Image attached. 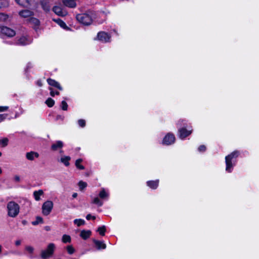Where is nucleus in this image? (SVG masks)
<instances>
[{"instance_id":"22","label":"nucleus","mask_w":259,"mask_h":259,"mask_svg":"<svg viewBox=\"0 0 259 259\" xmlns=\"http://www.w3.org/2000/svg\"><path fill=\"white\" fill-rule=\"evenodd\" d=\"M91 235V231L90 230H82L80 232V236L83 239H87Z\"/></svg>"},{"instance_id":"51","label":"nucleus","mask_w":259,"mask_h":259,"mask_svg":"<svg viewBox=\"0 0 259 259\" xmlns=\"http://www.w3.org/2000/svg\"><path fill=\"white\" fill-rule=\"evenodd\" d=\"M77 196V194L76 193H74L73 194H72V197L73 198H76Z\"/></svg>"},{"instance_id":"49","label":"nucleus","mask_w":259,"mask_h":259,"mask_svg":"<svg viewBox=\"0 0 259 259\" xmlns=\"http://www.w3.org/2000/svg\"><path fill=\"white\" fill-rule=\"evenodd\" d=\"M20 244H21L20 240H18L16 241V242H15L16 245L18 246V245H20Z\"/></svg>"},{"instance_id":"45","label":"nucleus","mask_w":259,"mask_h":259,"mask_svg":"<svg viewBox=\"0 0 259 259\" xmlns=\"http://www.w3.org/2000/svg\"><path fill=\"white\" fill-rule=\"evenodd\" d=\"M95 216H92L91 214H89L87 215L86 217V219L88 220H90V219H92L93 220H95Z\"/></svg>"},{"instance_id":"44","label":"nucleus","mask_w":259,"mask_h":259,"mask_svg":"<svg viewBox=\"0 0 259 259\" xmlns=\"http://www.w3.org/2000/svg\"><path fill=\"white\" fill-rule=\"evenodd\" d=\"M9 109V107L7 106H0V112L7 111Z\"/></svg>"},{"instance_id":"41","label":"nucleus","mask_w":259,"mask_h":259,"mask_svg":"<svg viewBox=\"0 0 259 259\" xmlns=\"http://www.w3.org/2000/svg\"><path fill=\"white\" fill-rule=\"evenodd\" d=\"M7 114H0V122L4 121L7 117Z\"/></svg>"},{"instance_id":"54","label":"nucleus","mask_w":259,"mask_h":259,"mask_svg":"<svg viewBox=\"0 0 259 259\" xmlns=\"http://www.w3.org/2000/svg\"><path fill=\"white\" fill-rule=\"evenodd\" d=\"M46 230H49V228H48V227H46Z\"/></svg>"},{"instance_id":"5","label":"nucleus","mask_w":259,"mask_h":259,"mask_svg":"<svg viewBox=\"0 0 259 259\" xmlns=\"http://www.w3.org/2000/svg\"><path fill=\"white\" fill-rule=\"evenodd\" d=\"M55 245L54 243H50L47 248L43 250L41 252V257L44 259H46L52 255L54 251Z\"/></svg>"},{"instance_id":"47","label":"nucleus","mask_w":259,"mask_h":259,"mask_svg":"<svg viewBox=\"0 0 259 259\" xmlns=\"http://www.w3.org/2000/svg\"><path fill=\"white\" fill-rule=\"evenodd\" d=\"M32 21L36 25H38L39 23L38 20L37 19H33Z\"/></svg>"},{"instance_id":"56","label":"nucleus","mask_w":259,"mask_h":259,"mask_svg":"<svg viewBox=\"0 0 259 259\" xmlns=\"http://www.w3.org/2000/svg\"><path fill=\"white\" fill-rule=\"evenodd\" d=\"M23 223L25 224V222H24V221H23Z\"/></svg>"},{"instance_id":"16","label":"nucleus","mask_w":259,"mask_h":259,"mask_svg":"<svg viewBox=\"0 0 259 259\" xmlns=\"http://www.w3.org/2000/svg\"><path fill=\"white\" fill-rule=\"evenodd\" d=\"M93 242L95 243L97 248L98 250L100 249H105L106 247V245L104 243L103 241H99L97 240H93Z\"/></svg>"},{"instance_id":"57","label":"nucleus","mask_w":259,"mask_h":259,"mask_svg":"<svg viewBox=\"0 0 259 259\" xmlns=\"http://www.w3.org/2000/svg\"><path fill=\"white\" fill-rule=\"evenodd\" d=\"M23 223L25 224V222H24V221H23Z\"/></svg>"},{"instance_id":"11","label":"nucleus","mask_w":259,"mask_h":259,"mask_svg":"<svg viewBox=\"0 0 259 259\" xmlns=\"http://www.w3.org/2000/svg\"><path fill=\"white\" fill-rule=\"evenodd\" d=\"M40 4L43 10L48 12L50 10L52 1V0H41Z\"/></svg>"},{"instance_id":"17","label":"nucleus","mask_w":259,"mask_h":259,"mask_svg":"<svg viewBox=\"0 0 259 259\" xmlns=\"http://www.w3.org/2000/svg\"><path fill=\"white\" fill-rule=\"evenodd\" d=\"M19 15L23 18H28L33 15V12L28 10H24L19 13Z\"/></svg>"},{"instance_id":"36","label":"nucleus","mask_w":259,"mask_h":259,"mask_svg":"<svg viewBox=\"0 0 259 259\" xmlns=\"http://www.w3.org/2000/svg\"><path fill=\"white\" fill-rule=\"evenodd\" d=\"M78 186L79 187V189L82 190L87 186V183L81 181L79 182Z\"/></svg>"},{"instance_id":"46","label":"nucleus","mask_w":259,"mask_h":259,"mask_svg":"<svg viewBox=\"0 0 259 259\" xmlns=\"http://www.w3.org/2000/svg\"><path fill=\"white\" fill-rule=\"evenodd\" d=\"M32 67V64L31 63H28L27 64L26 67L25 68V70L27 71L28 69L31 68Z\"/></svg>"},{"instance_id":"40","label":"nucleus","mask_w":259,"mask_h":259,"mask_svg":"<svg viewBox=\"0 0 259 259\" xmlns=\"http://www.w3.org/2000/svg\"><path fill=\"white\" fill-rule=\"evenodd\" d=\"M78 124L80 127H83L85 125V121L83 119H79L78 120Z\"/></svg>"},{"instance_id":"12","label":"nucleus","mask_w":259,"mask_h":259,"mask_svg":"<svg viewBox=\"0 0 259 259\" xmlns=\"http://www.w3.org/2000/svg\"><path fill=\"white\" fill-rule=\"evenodd\" d=\"M53 11L56 14L60 16H65L67 14V12L60 6H54Z\"/></svg>"},{"instance_id":"39","label":"nucleus","mask_w":259,"mask_h":259,"mask_svg":"<svg viewBox=\"0 0 259 259\" xmlns=\"http://www.w3.org/2000/svg\"><path fill=\"white\" fill-rule=\"evenodd\" d=\"M15 2L20 6H25V3L24 1H26V3H27V0H15Z\"/></svg>"},{"instance_id":"21","label":"nucleus","mask_w":259,"mask_h":259,"mask_svg":"<svg viewBox=\"0 0 259 259\" xmlns=\"http://www.w3.org/2000/svg\"><path fill=\"white\" fill-rule=\"evenodd\" d=\"M71 158L69 156H64L60 158V162L63 163L65 166H68L70 164L69 161Z\"/></svg>"},{"instance_id":"38","label":"nucleus","mask_w":259,"mask_h":259,"mask_svg":"<svg viewBox=\"0 0 259 259\" xmlns=\"http://www.w3.org/2000/svg\"><path fill=\"white\" fill-rule=\"evenodd\" d=\"M67 250L69 254H72L74 252V249L71 245L68 246L67 247Z\"/></svg>"},{"instance_id":"32","label":"nucleus","mask_w":259,"mask_h":259,"mask_svg":"<svg viewBox=\"0 0 259 259\" xmlns=\"http://www.w3.org/2000/svg\"><path fill=\"white\" fill-rule=\"evenodd\" d=\"M97 231L99 233V234L102 236L105 235V232L106 231V227L105 226H102L98 228Z\"/></svg>"},{"instance_id":"30","label":"nucleus","mask_w":259,"mask_h":259,"mask_svg":"<svg viewBox=\"0 0 259 259\" xmlns=\"http://www.w3.org/2000/svg\"><path fill=\"white\" fill-rule=\"evenodd\" d=\"M74 223L79 227L85 224V221L82 219H75L74 220Z\"/></svg>"},{"instance_id":"15","label":"nucleus","mask_w":259,"mask_h":259,"mask_svg":"<svg viewBox=\"0 0 259 259\" xmlns=\"http://www.w3.org/2000/svg\"><path fill=\"white\" fill-rule=\"evenodd\" d=\"M39 156V154L38 153L31 151L29 152H27L26 154V157L29 160H33L35 158H38Z\"/></svg>"},{"instance_id":"6","label":"nucleus","mask_w":259,"mask_h":259,"mask_svg":"<svg viewBox=\"0 0 259 259\" xmlns=\"http://www.w3.org/2000/svg\"><path fill=\"white\" fill-rule=\"evenodd\" d=\"M53 203L52 201L48 200L42 205V213L45 215H49L53 208Z\"/></svg>"},{"instance_id":"23","label":"nucleus","mask_w":259,"mask_h":259,"mask_svg":"<svg viewBox=\"0 0 259 259\" xmlns=\"http://www.w3.org/2000/svg\"><path fill=\"white\" fill-rule=\"evenodd\" d=\"M44 194V192L42 190H39L38 191H35L33 192V196L34 199L36 201H39L40 199V196Z\"/></svg>"},{"instance_id":"27","label":"nucleus","mask_w":259,"mask_h":259,"mask_svg":"<svg viewBox=\"0 0 259 259\" xmlns=\"http://www.w3.org/2000/svg\"><path fill=\"white\" fill-rule=\"evenodd\" d=\"M62 28L67 29L68 27L66 26L65 23L60 19H58L55 20Z\"/></svg>"},{"instance_id":"31","label":"nucleus","mask_w":259,"mask_h":259,"mask_svg":"<svg viewBox=\"0 0 259 259\" xmlns=\"http://www.w3.org/2000/svg\"><path fill=\"white\" fill-rule=\"evenodd\" d=\"M46 103L48 107H52L54 106L55 104V101L52 98H49L46 100Z\"/></svg>"},{"instance_id":"35","label":"nucleus","mask_w":259,"mask_h":259,"mask_svg":"<svg viewBox=\"0 0 259 259\" xmlns=\"http://www.w3.org/2000/svg\"><path fill=\"white\" fill-rule=\"evenodd\" d=\"M9 3L7 0H0V9L7 7Z\"/></svg>"},{"instance_id":"24","label":"nucleus","mask_w":259,"mask_h":259,"mask_svg":"<svg viewBox=\"0 0 259 259\" xmlns=\"http://www.w3.org/2000/svg\"><path fill=\"white\" fill-rule=\"evenodd\" d=\"M92 203L98 205L99 206H101L103 204V202L98 197H95L92 200Z\"/></svg>"},{"instance_id":"8","label":"nucleus","mask_w":259,"mask_h":259,"mask_svg":"<svg viewBox=\"0 0 259 259\" xmlns=\"http://www.w3.org/2000/svg\"><path fill=\"white\" fill-rule=\"evenodd\" d=\"M32 41L31 38L26 36H21L17 39L15 44L20 46H25L30 44Z\"/></svg>"},{"instance_id":"3","label":"nucleus","mask_w":259,"mask_h":259,"mask_svg":"<svg viewBox=\"0 0 259 259\" xmlns=\"http://www.w3.org/2000/svg\"><path fill=\"white\" fill-rule=\"evenodd\" d=\"M8 215L12 218L16 217L19 212V205L14 201H11L7 205Z\"/></svg>"},{"instance_id":"1","label":"nucleus","mask_w":259,"mask_h":259,"mask_svg":"<svg viewBox=\"0 0 259 259\" xmlns=\"http://www.w3.org/2000/svg\"><path fill=\"white\" fill-rule=\"evenodd\" d=\"M239 154L238 151H235L231 153L230 154L226 156L225 162L226 164V170L228 172H231L232 170L233 166L235 163L233 161V159L237 158Z\"/></svg>"},{"instance_id":"20","label":"nucleus","mask_w":259,"mask_h":259,"mask_svg":"<svg viewBox=\"0 0 259 259\" xmlns=\"http://www.w3.org/2000/svg\"><path fill=\"white\" fill-rule=\"evenodd\" d=\"M99 196L101 199L107 200L108 199L109 194L106 191L105 189L102 188L99 194Z\"/></svg>"},{"instance_id":"7","label":"nucleus","mask_w":259,"mask_h":259,"mask_svg":"<svg viewBox=\"0 0 259 259\" xmlns=\"http://www.w3.org/2000/svg\"><path fill=\"white\" fill-rule=\"evenodd\" d=\"M175 142V137L174 134L168 133L163 138L162 144L166 145L172 144Z\"/></svg>"},{"instance_id":"10","label":"nucleus","mask_w":259,"mask_h":259,"mask_svg":"<svg viewBox=\"0 0 259 259\" xmlns=\"http://www.w3.org/2000/svg\"><path fill=\"white\" fill-rule=\"evenodd\" d=\"M64 144L63 142L61 141H57L52 145L51 149L53 151L59 150L60 152L62 153L63 152L62 148Z\"/></svg>"},{"instance_id":"4","label":"nucleus","mask_w":259,"mask_h":259,"mask_svg":"<svg viewBox=\"0 0 259 259\" xmlns=\"http://www.w3.org/2000/svg\"><path fill=\"white\" fill-rule=\"evenodd\" d=\"M16 31L14 29L7 26L0 27V36L2 38L4 36L12 37L16 35Z\"/></svg>"},{"instance_id":"26","label":"nucleus","mask_w":259,"mask_h":259,"mask_svg":"<svg viewBox=\"0 0 259 259\" xmlns=\"http://www.w3.org/2000/svg\"><path fill=\"white\" fill-rule=\"evenodd\" d=\"M82 160L81 159H78L75 161V166L76 167L79 169H84V167L80 163L82 162Z\"/></svg>"},{"instance_id":"9","label":"nucleus","mask_w":259,"mask_h":259,"mask_svg":"<svg viewBox=\"0 0 259 259\" xmlns=\"http://www.w3.org/2000/svg\"><path fill=\"white\" fill-rule=\"evenodd\" d=\"M97 37L101 41L107 42L110 41L111 36L107 33L102 31L98 33Z\"/></svg>"},{"instance_id":"18","label":"nucleus","mask_w":259,"mask_h":259,"mask_svg":"<svg viewBox=\"0 0 259 259\" xmlns=\"http://www.w3.org/2000/svg\"><path fill=\"white\" fill-rule=\"evenodd\" d=\"M47 82L49 85L55 87L61 91L62 90V88L60 86L59 82H58L56 80L51 78H49L47 79Z\"/></svg>"},{"instance_id":"48","label":"nucleus","mask_w":259,"mask_h":259,"mask_svg":"<svg viewBox=\"0 0 259 259\" xmlns=\"http://www.w3.org/2000/svg\"><path fill=\"white\" fill-rule=\"evenodd\" d=\"M14 180L16 182H19L20 180V178L19 176L16 175L14 177Z\"/></svg>"},{"instance_id":"19","label":"nucleus","mask_w":259,"mask_h":259,"mask_svg":"<svg viewBox=\"0 0 259 259\" xmlns=\"http://www.w3.org/2000/svg\"><path fill=\"white\" fill-rule=\"evenodd\" d=\"M159 180L156 181H149L147 182V185L150 188L155 189L157 188L158 186Z\"/></svg>"},{"instance_id":"53","label":"nucleus","mask_w":259,"mask_h":259,"mask_svg":"<svg viewBox=\"0 0 259 259\" xmlns=\"http://www.w3.org/2000/svg\"><path fill=\"white\" fill-rule=\"evenodd\" d=\"M2 153L0 152V157L2 156Z\"/></svg>"},{"instance_id":"13","label":"nucleus","mask_w":259,"mask_h":259,"mask_svg":"<svg viewBox=\"0 0 259 259\" xmlns=\"http://www.w3.org/2000/svg\"><path fill=\"white\" fill-rule=\"evenodd\" d=\"M179 137L181 139H184L189 135H190L192 131H188L185 128L182 127L179 130Z\"/></svg>"},{"instance_id":"29","label":"nucleus","mask_w":259,"mask_h":259,"mask_svg":"<svg viewBox=\"0 0 259 259\" xmlns=\"http://www.w3.org/2000/svg\"><path fill=\"white\" fill-rule=\"evenodd\" d=\"M8 144V139L7 138H4L0 140V147H5L7 146Z\"/></svg>"},{"instance_id":"43","label":"nucleus","mask_w":259,"mask_h":259,"mask_svg":"<svg viewBox=\"0 0 259 259\" xmlns=\"http://www.w3.org/2000/svg\"><path fill=\"white\" fill-rule=\"evenodd\" d=\"M206 150V147L204 145H201L198 147V151L199 152H204Z\"/></svg>"},{"instance_id":"2","label":"nucleus","mask_w":259,"mask_h":259,"mask_svg":"<svg viewBox=\"0 0 259 259\" xmlns=\"http://www.w3.org/2000/svg\"><path fill=\"white\" fill-rule=\"evenodd\" d=\"M93 13L88 11L85 13L79 14L76 15V19L80 23L85 25H90L93 20Z\"/></svg>"},{"instance_id":"42","label":"nucleus","mask_w":259,"mask_h":259,"mask_svg":"<svg viewBox=\"0 0 259 259\" xmlns=\"http://www.w3.org/2000/svg\"><path fill=\"white\" fill-rule=\"evenodd\" d=\"M49 90L51 91L50 95H51L52 96L54 97L55 95H59V92H54V91H53L52 88H50L49 89Z\"/></svg>"},{"instance_id":"14","label":"nucleus","mask_w":259,"mask_h":259,"mask_svg":"<svg viewBox=\"0 0 259 259\" xmlns=\"http://www.w3.org/2000/svg\"><path fill=\"white\" fill-rule=\"evenodd\" d=\"M76 0H62L63 4L68 7L74 8L76 6Z\"/></svg>"},{"instance_id":"25","label":"nucleus","mask_w":259,"mask_h":259,"mask_svg":"<svg viewBox=\"0 0 259 259\" xmlns=\"http://www.w3.org/2000/svg\"><path fill=\"white\" fill-rule=\"evenodd\" d=\"M9 15L4 13H0V21L6 22L9 20Z\"/></svg>"},{"instance_id":"55","label":"nucleus","mask_w":259,"mask_h":259,"mask_svg":"<svg viewBox=\"0 0 259 259\" xmlns=\"http://www.w3.org/2000/svg\"><path fill=\"white\" fill-rule=\"evenodd\" d=\"M17 116H18V114H16L15 117H17Z\"/></svg>"},{"instance_id":"33","label":"nucleus","mask_w":259,"mask_h":259,"mask_svg":"<svg viewBox=\"0 0 259 259\" xmlns=\"http://www.w3.org/2000/svg\"><path fill=\"white\" fill-rule=\"evenodd\" d=\"M25 250L30 254V256L32 257V255L34 251L33 247L30 246H27L25 247Z\"/></svg>"},{"instance_id":"52","label":"nucleus","mask_w":259,"mask_h":259,"mask_svg":"<svg viewBox=\"0 0 259 259\" xmlns=\"http://www.w3.org/2000/svg\"><path fill=\"white\" fill-rule=\"evenodd\" d=\"M2 248H3V247L1 245H0V254H1L2 253Z\"/></svg>"},{"instance_id":"28","label":"nucleus","mask_w":259,"mask_h":259,"mask_svg":"<svg viewBox=\"0 0 259 259\" xmlns=\"http://www.w3.org/2000/svg\"><path fill=\"white\" fill-rule=\"evenodd\" d=\"M43 223V219L40 217H37L36 218V220L35 221H33L32 222V224L34 226H36L40 223Z\"/></svg>"},{"instance_id":"34","label":"nucleus","mask_w":259,"mask_h":259,"mask_svg":"<svg viewBox=\"0 0 259 259\" xmlns=\"http://www.w3.org/2000/svg\"><path fill=\"white\" fill-rule=\"evenodd\" d=\"M62 241L64 243L70 242L71 241L70 236L67 235H64L62 237Z\"/></svg>"},{"instance_id":"37","label":"nucleus","mask_w":259,"mask_h":259,"mask_svg":"<svg viewBox=\"0 0 259 259\" xmlns=\"http://www.w3.org/2000/svg\"><path fill=\"white\" fill-rule=\"evenodd\" d=\"M61 107L62 110L65 111L67 110L68 109V105L65 101H62Z\"/></svg>"},{"instance_id":"50","label":"nucleus","mask_w":259,"mask_h":259,"mask_svg":"<svg viewBox=\"0 0 259 259\" xmlns=\"http://www.w3.org/2000/svg\"><path fill=\"white\" fill-rule=\"evenodd\" d=\"M37 84L38 86L41 87V86L42 85V83H41V81H40V80H38V81H37Z\"/></svg>"}]
</instances>
